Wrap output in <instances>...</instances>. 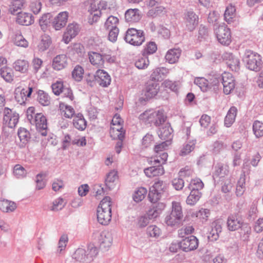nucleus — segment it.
I'll return each instance as SVG.
<instances>
[{"label": "nucleus", "mask_w": 263, "mask_h": 263, "mask_svg": "<svg viewBox=\"0 0 263 263\" xmlns=\"http://www.w3.org/2000/svg\"><path fill=\"white\" fill-rule=\"evenodd\" d=\"M201 197L200 191H191L190 194L186 199V203L191 205L195 204Z\"/></svg>", "instance_id": "obj_47"}, {"label": "nucleus", "mask_w": 263, "mask_h": 263, "mask_svg": "<svg viewBox=\"0 0 263 263\" xmlns=\"http://www.w3.org/2000/svg\"><path fill=\"white\" fill-rule=\"evenodd\" d=\"M243 223L241 219L236 215L230 216L227 220L228 228L232 231L240 228Z\"/></svg>", "instance_id": "obj_27"}, {"label": "nucleus", "mask_w": 263, "mask_h": 263, "mask_svg": "<svg viewBox=\"0 0 263 263\" xmlns=\"http://www.w3.org/2000/svg\"><path fill=\"white\" fill-rule=\"evenodd\" d=\"M73 126L78 129L83 130L86 127V121L82 114L76 115L73 120Z\"/></svg>", "instance_id": "obj_37"}, {"label": "nucleus", "mask_w": 263, "mask_h": 263, "mask_svg": "<svg viewBox=\"0 0 263 263\" xmlns=\"http://www.w3.org/2000/svg\"><path fill=\"white\" fill-rule=\"evenodd\" d=\"M68 18V13L66 11L61 12L55 16L52 22V25L56 30H60L66 24Z\"/></svg>", "instance_id": "obj_20"}, {"label": "nucleus", "mask_w": 263, "mask_h": 263, "mask_svg": "<svg viewBox=\"0 0 263 263\" xmlns=\"http://www.w3.org/2000/svg\"><path fill=\"white\" fill-rule=\"evenodd\" d=\"M167 189V184L161 180L155 182L150 188L148 198L151 202H157L161 197L162 194Z\"/></svg>", "instance_id": "obj_8"}, {"label": "nucleus", "mask_w": 263, "mask_h": 263, "mask_svg": "<svg viewBox=\"0 0 263 263\" xmlns=\"http://www.w3.org/2000/svg\"><path fill=\"white\" fill-rule=\"evenodd\" d=\"M171 143L172 142L170 140H165L159 144L156 145L154 147V151L157 154L160 152H162L166 149Z\"/></svg>", "instance_id": "obj_62"}, {"label": "nucleus", "mask_w": 263, "mask_h": 263, "mask_svg": "<svg viewBox=\"0 0 263 263\" xmlns=\"http://www.w3.org/2000/svg\"><path fill=\"white\" fill-rule=\"evenodd\" d=\"M88 58L90 63L97 68H101L103 66L104 59L100 53L95 52H89Z\"/></svg>", "instance_id": "obj_29"}, {"label": "nucleus", "mask_w": 263, "mask_h": 263, "mask_svg": "<svg viewBox=\"0 0 263 263\" xmlns=\"http://www.w3.org/2000/svg\"><path fill=\"white\" fill-rule=\"evenodd\" d=\"M196 143V141L194 140L189 141L185 143L181 148L180 155L185 156L190 154L194 149Z\"/></svg>", "instance_id": "obj_42"}, {"label": "nucleus", "mask_w": 263, "mask_h": 263, "mask_svg": "<svg viewBox=\"0 0 263 263\" xmlns=\"http://www.w3.org/2000/svg\"><path fill=\"white\" fill-rule=\"evenodd\" d=\"M32 91L30 84L26 88L18 87L14 90V99L20 105L25 104L28 99L31 97Z\"/></svg>", "instance_id": "obj_9"}, {"label": "nucleus", "mask_w": 263, "mask_h": 263, "mask_svg": "<svg viewBox=\"0 0 263 263\" xmlns=\"http://www.w3.org/2000/svg\"><path fill=\"white\" fill-rule=\"evenodd\" d=\"M212 80L211 79V81ZM194 83L197 85L200 89L203 91H208L212 89H216V86L218 83V81L216 79H214L212 81L209 82L204 78H197L194 80Z\"/></svg>", "instance_id": "obj_14"}, {"label": "nucleus", "mask_w": 263, "mask_h": 263, "mask_svg": "<svg viewBox=\"0 0 263 263\" xmlns=\"http://www.w3.org/2000/svg\"><path fill=\"white\" fill-rule=\"evenodd\" d=\"M19 119V115L15 111L9 108H5L4 110L3 121L4 124L10 128L14 127Z\"/></svg>", "instance_id": "obj_12"}, {"label": "nucleus", "mask_w": 263, "mask_h": 263, "mask_svg": "<svg viewBox=\"0 0 263 263\" xmlns=\"http://www.w3.org/2000/svg\"><path fill=\"white\" fill-rule=\"evenodd\" d=\"M168 73V69L165 67L157 68L154 69L151 74L152 81H159L162 79L163 77Z\"/></svg>", "instance_id": "obj_39"}, {"label": "nucleus", "mask_w": 263, "mask_h": 263, "mask_svg": "<svg viewBox=\"0 0 263 263\" xmlns=\"http://www.w3.org/2000/svg\"><path fill=\"white\" fill-rule=\"evenodd\" d=\"M159 90V83L156 81H151L148 82L146 86L145 89V96L146 97L144 100H147L155 97Z\"/></svg>", "instance_id": "obj_22"}, {"label": "nucleus", "mask_w": 263, "mask_h": 263, "mask_svg": "<svg viewBox=\"0 0 263 263\" xmlns=\"http://www.w3.org/2000/svg\"><path fill=\"white\" fill-rule=\"evenodd\" d=\"M109 134L112 139L122 140L124 137L125 132L122 125H112Z\"/></svg>", "instance_id": "obj_33"}, {"label": "nucleus", "mask_w": 263, "mask_h": 263, "mask_svg": "<svg viewBox=\"0 0 263 263\" xmlns=\"http://www.w3.org/2000/svg\"><path fill=\"white\" fill-rule=\"evenodd\" d=\"M154 142V137L152 134L147 133L143 138L142 140V145L145 147L147 148L151 146Z\"/></svg>", "instance_id": "obj_61"}, {"label": "nucleus", "mask_w": 263, "mask_h": 263, "mask_svg": "<svg viewBox=\"0 0 263 263\" xmlns=\"http://www.w3.org/2000/svg\"><path fill=\"white\" fill-rule=\"evenodd\" d=\"M173 129L168 123H166L161 127L158 131V134L159 138L162 140H169L172 142L173 135Z\"/></svg>", "instance_id": "obj_26"}, {"label": "nucleus", "mask_w": 263, "mask_h": 263, "mask_svg": "<svg viewBox=\"0 0 263 263\" xmlns=\"http://www.w3.org/2000/svg\"><path fill=\"white\" fill-rule=\"evenodd\" d=\"M125 20L128 22L135 23L141 18L140 11L138 9H129L125 13Z\"/></svg>", "instance_id": "obj_32"}, {"label": "nucleus", "mask_w": 263, "mask_h": 263, "mask_svg": "<svg viewBox=\"0 0 263 263\" xmlns=\"http://www.w3.org/2000/svg\"><path fill=\"white\" fill-rule=\"evenodd\" d=\"M33 107H29L26 111L27 120L32 125H34L41 134L47 135V122L46 117L42 113H35Z\"/></svg>", "instance_id": "obj_2"}, {"label": "nucleus", "mask_w": 263, "mask_h": 263, "mask_svg": "<svg viewBox=\"0 0 263 263\" xmlns=\"http://www.w3.org/2000/svg\"><path fill=\"white\" fill-rule=\"evenodd\" d=\"M253 130L255 136L257 138L263 136V123L255 121L253 125Z\"/></svg>", "instance_id": "obj_55"}, {"label": "nucleus", "mask_w": 263, "mask_h": 263, "mask_svg": "<svg viewBox=\"0 0 263 263\" xmlns=\"http://www.w3.org/2000/svg\"><path fill=\"white\" fill-rule=\"evenodd\" d=\"M52 43L50 36L46 34L42 36V39L38 45V49L40 51H44L49 48Z\"/></svg>", "instance_id": "obj_40"}, {"label": "nucleus", "mask_w": 263, "mask_h": 263, "mask_svg": "<svg viewBox=\"0 0 263 263\" xmlns=\"http://www.w3.org/2000/svg\"><path fill=\"white\" fill-rule=\"evenodd\" d=\"M198 246V240L193 235L185 238L180 242V248L184 252L194 250Z\"/></svg>", "instance_id": "obj_13"}, {"label": "nucleus", "mask_w": 263, "mask_h": 263, "mask_svg": "<svg viewBox=\"0 0 263 263\" xmlns=\"http://www.w3.org/2000/svg\"><path fill=\"white\" fill-rule=\"evenodd\" d=\"M237 113V109L235 106L231 107L228 110L224 119V125L230 127L234 122Z\"/></svg>", "instance_id": "obj_36"}, {"label": "nucleus", "mask_w": 263, "mask_h": 263, "mask_svg": "<svg viewBox=\"0 0 263 263\" xmlns=\"http://www.w3.org/2000/svg\"><path fill=\"white\" fill-rule=\"evenodd\" d=\"M166 117L161 110H148L139 116V119L147 124H154L158 126L165 121Z\"/></svg>", "instance_id": "obj_5"}, {"label": "nucleus", "mask_w": 263, "mask_h": 263, "mask_svg": "<svg viewBox=\"0 0 263 263\" xmlns=\"http://www.w3.org/2000/svg\"><path fill=\"white\" fill-rule=\"evenodd\" d=\"M67 203L66 200L62 197L55 199L52 203L50 210L52 211H58L63 209Z\"/></svg>", "instance_id": "obj_43"}, {"label": "nucleus", "mask_w": 263, "mask_h": 263, "mask_svg": "<svg viewBox=\"0 0 263 263\" xmlns=\"http://www.w3.org/2000/svg\"><path fill=\"white\" fill-rule=\"evenodd\" d=\"M180 54L181 50L180 49H171L167 52L165 55L166 61L170 64H174L178 60Z\"/></svg>", "instance_id": "obj_35"}, {"label": "nucleus", "mask_w": 263, "mask_h": 263, "mask_svg": "<svg viewBox=\"0 0 263 263\" xmlns=\"http://www.w3.org/2000/svg\"><path fill=\"white\" fill-rule=\"evenodd\" d=\"M52 15L50 13L43 14L39 20V24L41 29L45 32L49 27L52 21Z\"/></svg>", "instance_id": "obj_31"}, {"label": "nucleus", "mask_w": 263, "mask_h": 263, "mask_svg": "<svg viewBox=\"0 0 263 263\" xmlns=\"http://www.w3.org/2000/svg\"><path fill=\"white\" fill-rule=\"evenodd\" d=\"M42 3L40 1H34L31 3L30 8L31 11L34 14H37L41 11L42 9Z\"/></svg>", "instance_id": "obj_63"}, {"label": "nucleus", "mask_w": 263, "mask_h": 263, "mask_svg": "<svg viewBox=\"0 0 263 263\" xmlns=\"http://www.w3.org/2000/svg\"><path fill=\"white\" fill-rule=\"evenodd\" d=\"M84 70L79 65L75 67L72 72V77L77 81H80L83 77Z\"/></svg>", "instance_id": "obj_60"}, {"label": "nucleus", "mask_w": 263, "mask_h": 263, "mask_svg": "<svg viewBox=\"0 0 263 263\" xmlns=\"http://www.w3.org/2000/svg\"><path fill=\"white\" fill-rule=\"evenodd\" d=\"M60 107H61V110H62V114H63V116L67 118H71L74 117L75 116V111L73 107L69 105H65L64 109L63 107H62V105H60Z\"/></svg>", "instance_id": "obj_59"}, {"label": "nucleus", "mask_w": 263, "mask_h": 263, "mask_svg": "<svg viewBox=\"0 0 263 263\" xmlns=\"http://www.w3.org/2000/svg\"><path fill=\"white\" fill-rule=\"evenodd\" d=\"M243 61L246 67L251 70L257 71L260 68L261 60L260 55L251 50H246Z\"/></svg>", "instance_id": "obj_6"}, {"label": "nucleus", "mask_w": 263, "mask_h": 263, "mask_svg": "<svg viewBox=\"0 0 263 263\" xmlns=\"http://www.w3.org/2000/svg\"><path fill=\"white\" fill-rule=\"evenodd\" d=\"M16 21L20 25L29 26L33 23L34 19L31 13L21 12L17 13Z\"/></svg>", "instance_id": "obj_28"}, {"label": "nucleus", "mask_w": 263, "mask_h": 263, "mask_svg": "<svg viewBox=\"0 0 263 263\" xmlns=\"http://www.w3.org/2000/svg\"><path fill=\"white\" fill-rule=\"evenodd\" d=\"M118 179L117 172L111 171L107 175L105 179V184L109 189L113 187L114 182Z\"/></svg>", "instance_id": "obj_49"}, {"label": "nucleus", "mask_w": 263, "mask_h": 263, "mask_svg": "<svg viewBox=\"0 0 263 263\" xmlns=\"http://www.w3.org/2000/svg\"><path fill=\"white\" fill-rule=\"evenodd\" d=\"M222 83L223 87V92L229 95L233 91L235 83L234 78L230 73L224 72L222 74Z\"/></svg>", "instance_id": "obj_16"}, {"label": "nucleus", "mask_w": 263, "mask_h": 263, "mask_svg": "<svg viewBox=\"0 0 263 263\" xmlns=\"http://www.w3.org/2000/svg\"><path fill=\"white\" fill-rule=\"evenodd\" d=\"M112 234L111 231H102L99 238L100 248L104 251L107 250L112 245Z\"/></svg>", "instance_id": "obj_17"}, {"label": "nucleus", "mask_w": 263, "mask_h": 263, "mask_svg": "<svg viewBox=\"0 0 263 263\" xmlns=\"http://www.w3.org/2000/svg\"><path fill=\"white\" fill-rule=\"evenodd\" d=\"M183 26L185 29L193 31L198 25V16L193 11H187L183 15Z\"/></svg>", "instance_id": "obj_10"}, {"label": "nucleus", "mask_w": 263, "mask_h": 263, "mask_svg": "<svg viewBox=\"0 0 263 263\" xmlns=\"http://www.w3.org/2000/svg\"><path fill=\"white\" fill-rule=\"evenodd\" d=\"M68 65V58L64 54L55 57L52 61V67L55 70H61Z\"/></svg>", "instance_id": "obj_21"}, {"label": "nucleus", "mask_w": 263, "mask_h": 263, "mask_svg": "<svg viewBox=\"0 0 263 263\" xmlns=\"http://www.w3.org/2000/svg\"><path fill=\"white\" fill-rule=\"evenodd\" d=\"M0 75L6 82L11 83L13 80V71L8 66L0 71Z\"/></svg>", "instance_id": "obj_44"}, {"label": "nucleus", "mask_w": 263, "mask_h": 263, "mask_svg": "<svg viewBox=\"0 0 263 263\" xmlns=\"http://www.w3.org/2000/svg\"><path fill=\"white\" fill-rule=\"evenodd\" d=\"M221 222L219 220L214 221L212 224V229L208 237L210 241H215L219 238V234L221 232Z\"/></svg>", "instance_id": "obj_24"}, {"label": "nucleus", "mask_w": 263, "mask_h": 263, "mask_svg": "<svg viewBox=\"0 0 263 263\" xmlns=\"http://www.w3.org/2000/svg\"><path fill=\"white\" fill-rule=\"evenodd\" d=\"M13 66L15 71L25 73L28 70L29 63L26 60L19 59L13 63Z\"/></svg>", "instance_id": "obj_38"}, {"label": "nucleus", "mask_w": 263, "mask_h": 263, "mask_svg": "<svg viewBox=\"0 0 263 263\" xmlns=\"http://www.w3.org/2000/svg\"><path fill=\"white\" fill-rule=\"evenodd\" d=\"M79 31V26L76 24H69L67 28L66 32L64 33L63 41L68 44L71 40L74 37Z\"/></svg>", "instance_id": "obj_23"}, {"label": "nucleus", "mask_w": 263, "mask_h": 263, "mask_svg": "<svg viewBox=\"0 0 263 263\" xmlns=\"http://www.w3.org/2000/svg\"><path fill=\"white\" fill-rule=\"evenodd\" d=\"M20 141L23 143H26L30 139L29 132L24 128H20L17 132Z\"/></svg>", "instance_id": "obj_57"}, {"label": "nucleus", "mask_w": 263, "mask_h": 263, "mask_svg": "<svg viewBox=\"0 0 263 263\" xmlns=\"http://www.w3.org/2000/svg\"><path fill=\"white\" fill-rule=\"evenodd\" d=\"M98 253V249L93 244H90L87 250L78 248L73 254L72 258L80 262H90L92 261Z\"/></svg>", "instance_id": "obj_4"}, {"label": "nucleus", "mask_w": 263, "mask_h": 263, "mask_svg": "<svg viewBox=\"0 0 263 263\" xmlns=\"http://www.w3.org/2000/svg\"><path fill=\"white\" fill-rule=\"evenodd\" d=\"M229 166L226 164H217L215 167L213 177L215 181L223 180V178L229 175Z\"/></svg>", "instance_id": "obj_19"}, {"label": "nucleus", "mask_w": 263, "mask_h": 263, "mask_svg": "<svg viewBox=\"0 0 263 263\" xmlns=\"http://www.w3.org/2000/svg\"><path fill=\"white\" fill-rule=\"evenodd\" d=\"M13 42L17 46L27 47L28 46V42L21 34H15L13 39Z\"/></svg>", "instance_id": "obj_58"}, {"label": "nucleus", "mask_w": 263, "mask_h": 263, "mask_svg": "<svg viewBox=\"0 0 263 263\" xmlns=\"http://www.w3.org/2000/svg\"><path fill=\"white\" fill-rule=\"evenodd\" d=\"M149 65V60L147 57L143 55L138 58L135 62V66L140 69L146 68Z\"/></svg>", "instance_id": "obj_54"}, {"label": "nucleus", "mask_w": 263, "mask_h": 263, "mask_svg": "<svg viewBox=\"0 0 263 263\" xmlns=\"http://www.w3.org/2000/svg\"><path fill=\"white\" fill-rule=\"evenodd\" d=\"M210 214L209 210L202 209L198 211L193 212L192 214V217H197L203 221L208 219Z\"/></svg>", "instance_id": "obj_52"}, {"label": "nucleus", "mask_w": 263, "mask_h": 263, "mask_svg": "<svg viewBox=\"0 0 263 263\" xmlns=\"http://www.w3.org/2000/svg\"><path fill=\"white\" fill-rule=\"evenodd\" d=\"M239 232L240 235L243 240H247L251 234V227L247 223H243L241 226Z\"/></svg>", "instance_id": "obj_53"}, {"label": "nucleus", "mask_w": 263, "mask_h": 263, "mask_svg": "<svg viewBox=\"0 0 263 263\" xmlns=\"http://www.w3.org/2000/svg\"><path fill=\"white\" fill-rule=\"evenodd\" d=\"M16 208V204L8 200H0V209L4 212L13 211Z\"/></svg>", "instance_id": "obj_41"}, {"label": "nucleus", "mask_w": 263, "mask_h": 263, "mask_svg": "<svg viewBox=\"0 0 263 263\" xmlns=\"http://www.w3.org/2000/svg\"><path fill=\"white\" fill-rule=\"evenodd\" d=\"M147 192V190L144 187L137 189L133 195V200L136 202L141 201L145 197Z\"/></svg>", "instance_id": "obj_46"}, {"label": "nucleus", "mask_w": 263, "mask_h": 263, "mask_svg": "<svg viewBox=\"0 0 263 263\" xmlns=\"http://www.w3.org/2000/svg\"><path fill=\"white\" fill-rule=\"evenodd\" d=\"M26 173V171L25 168L19 164L16 165L14 167V175L18 178L24 177Z\"/></svg>", "instance_id": "obj_64"}, {"label": "nucleus", "mask_w": 263, "mask_h": 263, "mask_svg": "<svg viewBox=\"0 0 263 263\" xmlns=\"http://www.w3.org/2000/svg\"><path fill=\"white\" fill-rule=\"evenodd\" d=\"M236 9L234 6L232 5H229L225 10L224 14V19L228 23H230L233 21V18L235 16Z\"/></svg>", "instance_id": "obj_48"}, {"label": "nucleus", "mask_w": 263, "mask_h": 263, "mask_svg": "<svg viewBox=\"0 0 263 263\" xmlns=\"http://www.w3.org/2000/svg\"><path fill=\"white\" fill-rule=\"evenodd\" d=\"M215 32L218 42L224 45H228L231 42V32L229 28L224 25L219 26Z\"/></svg>", "instance_id": "obj_11"}, {"label": "nucleus", "mask_w": 263, "mask_h": 263, "mask_svg": "<svg viewBox=\"0 0 263 263\" xmlns=\"http://www.w3.org/2000/svg\"><path fill=\"white\" fill-rule=\"evenodd\" d=\"M164 170L161 165L158 166H153L144 170V173L149 178L162 175L164 174Z\"/></svg>", "instance_id": "obj_34"}, {"label": "nucleus", "mask_w": 263, "mask_h": 263, "mask_svg": "<svg viewBox=\"0 0 263 263\" xmlns=\"http://www.w3.org/2000/svg\"><path fill=\"white\" fill-rule=\"evenodd\" d=\"M222 57L232 71H237L239 69V60L232 53L226 52L222 54Z\"/></svg>", "instance_id": "obj_15"}, {"label": "nucleus", "mask_w": 263, "mask_h": 263, "mask_svg": "<svg viewBox=\"0 0 263 263\" xmlns=\"http://www.w3.org/2000/svg\"><path fill=\"white\" fill-rule=\"evenodd\" d=\"M165 207V205L164 203L159 202L155 206L151 208L146 215L150 220L155 219L159 216Z\"/></svg>", "instance_id": "obj_30"}, {"label": "nucleus", "mask_w": 263, "mask_h": 263, "mask_svg": "<svg viewBox=\"0 0 263 263\" xmlns=\"http://www.w3.org/2000/svg\"><path fill=\"white\" fill-rule=\"evenodd\" d=\"M37 100L43 106H47L50 103V98L49 95L43 90H39L37 92Z\"/></svg>", "instance_id": "obj_51"}, {"label": "nucleus", "mask_w": 263, "mask_h": 263, "mask_svg": "<svg viewBox=\"0 0 263 263\" xmlns=\"http://www.w3.org/2000/svg\"><path fill=\"white\" fill-rule=\"evenodd\" d=\"M119 23V21L117 17L110 15L106 19L104 23V27L107 30L118 28L117 26Z\"/></svg>", "instance_id": "obj_45"}, {"label": "nucleus", "mask_w": 263, "mask_h": 263, "mask_svg": "<svg viewBox=\"0 0 263 263\" xmlns=\"http://www.w3.org/2000/svg\"><path fill=\"white\" fill-rule=\"evenodd\" d=\"M161 233L160 228L155 225L149 226L146 230L147 234L152 237L157 238L160 235Z\"/></svg>", "instance_id": "obj_56"}, {"label": "nucleus", "mask_w": 263, "mask_h": 263, "mask_svg": "<svg viewBox=\"0 0 263 263\" xmlns=\"http://www.w3.org/2000/svg\"><path fill=\"white\" fill-rule=\"evenodd\" d=\"M124 40L127 42L134 46H139L145 40L144 32L141 30L129 28L126 32Z\"/></svg>", "instance_id": "obj_7"}, {"label": "nucleus", "mask_w": 263, "mask_h": 263, "mask_svg": "<svg viewBox=\"0 0 263 263\" xmlns=\"http://www.w3.org/2000/svg\"><path fill=\"white\" fill-rule=\"evenodd\" d=\"M95 82L102 87H107L111 82L110 76L104 70L98 69L94 76Z\"/></svg>", "instance_id": "obj_18"}, {"label": "nucleus", "mask_w": 263, "mask_h": 263, "mask_svg": "<svg viewBox=\"0 0 263 263\" xmlns=\"http://www.w3.org/2000/svg\"><path fill=\"white\" fill-rule=\"evenodd\" d=\"M111 198L106 196L100 202L97 208V219L102 225H107L111 218Z\"/></svg>", "instance_id": "obj_3"}, {"label": "nucleus", "mask_w": 263, "mask_h": 263, "mask_svg": "<svg viewBox=\"0 0 263 263\" xmlns=\"http://www.w3.org/2000/svg\"><path fill=\"white\" fill-rule=\"evenodd\" d=\"M183 214L180 202L173 201L172 210L165 217L164 222L168 226L177 229L182 225Z\"/></svg>", "instance_id": "obj_1"}, {"label": "nucleus", "mask_w": 263, "mask_h": 263, "mask_svg": "<svg viewBox=\"0 0 263 263\" xmlns=\"http://www.w3.org/2000/svg\"><path fill=\"white\" fill-rule=\"evenodd\" d=\"M204 184L199 178L192 179L189 185V188L191 191H200L203 189Z\"/></svg>", "instance_id": "obj_50"}, {"label": "nucleus", "mask_w": 263, "mask_h": 263, "mask_svg": "<svg viewBox=\"0 0 263 263\" xmlns=\"http://www.w3.org/2000/svg\"><path fill=\"white\" fill-rule=\"evenodd\" d=\"M106 6V2L103 1L100 3V6L98 7V8H97L96 4H91L88 11L90 14V17H92L93 22H97L101 16V12L100 10V7L105 9Z\"/></svg>", "instance_id": "obj_25"}]
</instances>
